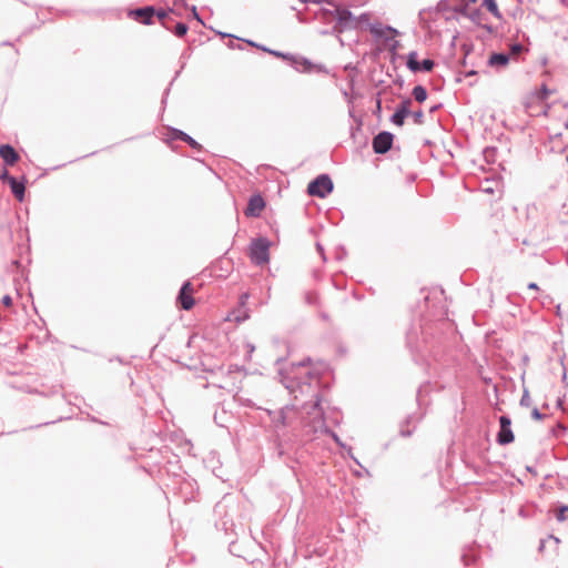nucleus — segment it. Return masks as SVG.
Returning a JSON list of instances; mask_svg holds the SVG:
<instances>
[{
    "label": "nucleus",
    "mask_w": 568,
    "mask_h": 568,
    "mask_svg": "<svg viewBox=\"0 0 568 568\" xmlns=\"http://www.w3.org/2000/svg\"><path fill=\"white\" fill-rule=\"evenodd\" d=\"M333 191V182L326 174L317 176L307 186V193L311 196L325 197Z\"/></svg>",
    "instance_id": "1"
},
{
    "label": "nucleus",
    "mask_w": 568,
    "mask_h": 568,
    "mask_svg": "<svg viewBox=\"0 0 568 568\" xmlns=\"http://www.w3.org/2000/svg\"><path fill=\"white\" fill-rule=\"evenodd\" d=\"M251 258L257 265L268 262V242L266 240L260 239L252 243Z\"/></svg>",
    "instance_id": "2"
},
{
    "label": "nucleus",
    "mask_w": 568,
    "mask_h": 568,
    "mask_svg": "<svg viewBox=\"0 0 568 568\" xmlns=\"http://www.w3.org/2000/svg\"><path fill=\"white\" fill-rule=\"evenodd\" d=\"M194 293H195V288L192 285V283L185 282L180 291L179 296H178V303L180 304V306L183 310L189 311L194 306V304H195V301L193 297Z\"/></svg>",
    "instance_id": "3"
},
{
    "label": "nucleus",
    "mask_w": 568,
    "mask_h": 568,
    "mask_svg": "<svg viewBox=\"0 0 568 568\" xmlns=\"http://www.w3.org/2000/svg\"><path fill=\"white\" fill-rule=\"evenodd\" d=\"M393 144V135L389 132H381L373 140V149L376 153H386Z\"/></svg>",
    "instance_id": "4"
},
{
    "label": "nucleus",
    "mask_w": 568,
    "mask_h": 568,
    "mask_svg": "<svg viewBox=\"0 0 568 568\" xmlns=\"http://www.w3.org/2000/svg\"><path fill=\"white\" fill-rule=\"evenodd\" d=\"M500 430L498 433V443L500 445L510 444L514 442V433L510 428L511 422L507 416H501L499 419Z\"/></svg>",
    "instance_id": "5"
},
{
    "label": "nucleus",
    "mask_w": 568,
    "mask_h": 568,
    "mask_svg": "<svg viewBox=\"0 0 568 568\" xmlns=\"http://www.w3.org/2000/svg\"><path fill=\"white\" fill-rule=\"evenodd\" d=\"M265 209V202L261 195H253L250 197L247 206L245 209V215L251 217H257Z\"/></svg>",
    "instance_id": "6"
},
{
    "label": "nucleus",
    "mask_w": 568,
    "mask_h": 568,
    "mask_svg": "<svg viewBox=\"0 0 568 568\" xmlns=\"http://www.w3.org/2000/svg\"><path fill=\"white\" fill-rule=\"evenodd\" d=\"M407 67L414 72L419 70L430 71L434 68V61L425 59L420 64L417 60V53L410 52L407 59Z\"/></svg>",
    "instance_id": "7"
},
{
    "label": "nucleus",
    "mask_w": 568,
    "mask_h": 568,
    "mask_svg": "<svg viewBox=\"0 0 568 568\" xmlns=\"http://www.w3.org/2000/svg\"><path fill=\"white\" fill-rule=\"evenodd\" d=\"M153 16L154 9L152 7L141 8L130 12V17L144 24H151Z\"/></svg>",
    "instance_id": "8"
},
{
    "label": "nucleus",
    "mask_w": 568,
    "mask_h": 568,
    "mask_svg": "<svg viewBox=\"0 0 568 568\" xmlns=\"http://www.w3.org/2000/svg\"><path fill=\"white\" fill-rule=\"evenodd\" d=\"M0 156L8 165H14L20 159L17 151L9 144L0 145Z\"/></svg>",
    "instance_id": "9"
},
{
    "label": "nucleus",
    "mask_w": 568,
    "mask_h": 568,
    "mask_svg": "<svg viewBox=\"0 0 568 568\" xmlns=\"http://www.w3.org/2000/svg\"><path fill=\"white\" fill-rule=\"evenodd\" d=\"M9 185L11 189V192L16 196L18 201H23L24 199V192H26V185L23 182H19L16 179H9Z\"/></svg>",
    "instance_id": "10"
},
{
    "label": "nucleus",
    "mask_w": 568,
    "mask_h": 568,
    "mask_svg": "<svg viewBox=\"0 0 568 568\" xmlns=\"http://www.w3.org/2000/svg\"><path fill=\"white\" fill-rule=\"evenodd\" d=\"M509 61V57L504 53H494L489 58V64L493 67H505Z\"/></svg>",
    "instance_id": "11"
},
{
    "label": "nucleus",
    "mask_w": 568,
    "mask_h": 568,
    "mask_svg": "<svg viewBox=\"0 0 568 568\" xmlns=\"http://www.w3.org/2000/svg\"><path fill=\"white\" fill-rule=\"evenodd\" d=\"M335 17L341 26H345L352 19V13L347 9L336 8Z\"/></svg>",
    "instance_id": "12"
},
{
    "label": "nucleus",
    "mask_w": 568,
    "mask_h": 568,
    "mask_svg": "<svg viewBox=\"0 0 568 568\" xmlns=\"http://www.w3.org/2000/svg\"><path fill=\"white\" fill-rule=\"evenodd\" d=\"M413 97L417 102H419V103L424 102L427 99L426 89L422 85H416L413 89Z\"/></svg>",
    "instance_id": "13"
},
{
    "label": "nucleus",
    "mask_w": 568,
    "mask_h": 568,
    "mask_svg": "<svg viewBox=\"0 0 568 568\" xmlns=\"http://www.w3.org/2000/svg\"><path fill=\"white\" fill-rule=\"evenodd\" d=\"M483 6L495 17L500 18V11L495 0H484Z\"/></svg>",
    "instance_id": "14"
},
{
    "label": "nucleus",
    "mask_w": 568,
    "mask_h": 568,
    "mask_svg": "<svg viewBox=\"0 0 568 568\" xmlns=\"http://www.w3.org/2000/svg\"><path fill=\"white\" fill-rule=\"evenodd\" d=\"M410 105L412 101L409 99H406L398 105L396 111L407 116L410 114Z\"/></svg>",
    "instance_id": "15"
},
{
    "label": "nucleus",
    "mask_w": 568,
    "mask_h": 568,
    "mask_svg": "<svg viewBox=\"0 0 568 568\" xmlns=\"http://www.w3.org/2000/svg\"><path fill=\"white\" fill-rule=\"evenodd\" d=\"M176 136L179 139H181L182 141L189 143L192 148H200L199 143L196 141H194L190 135H187L186 133L180 131Z\"/></svg>",
    "instance_id": "16"
},
{
    "label": "nucleus",
    "mask_w": 568,
    "mask_h": 568,
    "mask_svg": "<svg viewBox=\"0 0 568 568\" xmlns=\"http://www.w3.org/2000/svg\"><path fill=\"white\" fill-rule=\"evenodd\" d=\"M405 118L406 116L404 114L396 111L392 116V121L394 124L402 126L404 124Z\"/></svg>",
    "instance_id": "17"
},
{
    "label": "nucleus",
    "mask_w": 568,
    "mask_h": 568,
    "mask_svg": "<svg viewBox=\"0 0 568 568\" xmlns=\"http://www.w3.org/2000/svg\"><path fill=\"white\" fill-rule=\"evenodd\" d=\"M556 517L559 521H564V520L568 519V506H564V507L559 508Z\"/></svg>",
    "instance_id": "18"
},
{
    "label": "nucleus",
    "mask_w": 568,
    "mask_h": 568,
    "mask_svg": "<svg viewBox=\"0 0 568 568\" xmlns=\"http://www.w3.org/2000/svg\"><path fill=\"white\" fill-rule=\"evenodd\" d=\"M187 32V26L184 23H178L175 26V34L178 37H183Z\"/></svg>",
    "instance_id": "19"
},
{
    "label": "nucleus",
    "mask_w": 568,
    "mask_h": 568,
    "mask_svg": "<svg viewBox=\"0 0 568 568\" xmlns=\"http://www.w3.org/2000/svg\"><path fill=\"white\" fill-rule=\"evenodd\" d=\"M413 118L416 124H423L424 122V113L422 110L415 111L413 113Z\"/></svg>",
    "instance_id": "20"
},
{
    "label": "nucleus",
    "mask_w": 568,
    "mask_h": 568,
    "mask_svg": "<svg viewBox=\"0 0 568 568\" xmlns=\"http://www.w3.org/2000/svg\"><path fill=\"white\" fill-rule=\"evenodd\" d=\"M524 50V47L519 43L513 44L510 47V52L513 55L519 54Z\"/></svg>",
    "instance_id": "21"
},
{
    "label": "nucleus",
    "mask_w": 568,
    "mask_h": 568,
    "mask_svg": "<svg viewBox=\"0 0 568 568\" xmlns=\"http://www.w3.org/2000/svg\"><path fill=\"white\" fill-rule=\"evenodd\" d=\"M545 415H542L538 408H532L531 410V417L536 420H541Z\"/></svg>",
    "instance_id": "22"
},
{
    "label": "nucleus",
    "mask_w": 568,
    "mask_h": 568,
    "mask_svg": "<svg viewBox=\"0 0 568 568\" xmlns=\"http://www.w3.org/2000/svg\"><path fill=\"white\" fill-rule=\"evenodd\" d=\"M529 402H530V397H529L528 393H527V392H525V394L523 395V397H521V399H520V404H521L523 406H527V407H528V406L530 405V403H529Z\"/></svg>",
    "instance_id": "23"
},
{
    "label": "nucleus",
    "mask_w": 568,
    "mask_h": 568,
    "mask_svg": "<svg viewBox=\"0 0 568 568\" xmlns=\"http://www.w3.org/2000/svg\"><path fill=\"white\" fill-rule=\"evenodd\" d=\"M2 181H7L9 183V179H14L13 176L9 175L8 171L4 170L0 176Z\"/></svg>",
    "instance_id": "24"
},
{
    "label": "nucleus",
    "mask_w": 568,
    "mask_h": 568,
    "mask_svg": "<svg viewBox=\"0 0 568 568\" xmlns=\"http://www.w3.org/2000/svg\"><path fill=\"white\" fill-rule=\"evenodd\" d=\"M2 303L6 305V306H10L12 304V300L9 295H6L3 296L2 298Z\"/></svg>",
    "instance_id": "25"
},
{
    "label": "nucleus",
    "mask_w": 568,
    "mask_h": 568,
    "mask_svg": "<svg viewBox=\"0 0 568 568\" xmlns=\"http://www.w3.org/2000/svg\"><path fill=\"white\" fill-rule=\"evenodd\" d=\"M400 434H402V436H404V437H408V436H410V435L413 434V429H409V428L404 429V428H403V429L400 430Z\"/></svg>",
    "instance_id": "26"
},
{
    "label": "nucleus",
    "mask_w": 568,
    "mask_h": 568,
    "mask_svg": "<svg viewBox=\"0 0 568 568\" xmlns=\"http://www.w3.org/2000/svg\"><path fill=\"white\" fill-rule=\"evenodd\" d=\"M247 298H248V295L246 293L242 294L240 297L241 305H245Z\"/></svg>",
    "instance_id": "27"
},
{
    "label": "nucleus",
    "mask_w": 568,
    "mask_h": 568,
    "mask_svg": "<svg viewBox=\"0 0 568 568\" xmlns=\"http://www.w3.org/2000/svg\"><path fill=\"white\" fill-rule=\"evenodd\" d=\"M156 16H158L159 20H161V21H162V20H164V18L168 16V13H166L165 11H159V12L156 13Z\"/></svg>",
    "instance_id": "28"
},
{
    "label": "nucleus",
    "mask_w": 568,
    "mask_h": 568,
    "mask_svg": "<svg viewBox=\"0 0 568 568\" xmlns=\"http://www.w3.org/2000/svg\"><path fill=\"white\" fill-rule=\"evenodd\" d=\"M529 288L537 290V285L535 283L529 284Z\"/></svg>",
    "instance_id": "29"
},
{
    "label": "nucleus",
    "mask_w": 568,
    "mask_h": 568,
    "mask_svg": "<svg viewBox=\"0 0 568 568\" xmlns=\"http://www.w3.org/2000/svg\"><path fill=\"white\" fill-rule=\"evenodd\" d=\"M301 2H307L308 0H300Z\"/></svg>",
    "instance_id": "30"
},
{
    "label": "nucleus",
    "mask_w": 568,
    "mask_h": 568,
    "mask_svg": "<svg viewBox=\"0 0 568 568\" xmlns=\"http://www.w3.org/2000/svg\"><path fill=\"white\" fill-rule=\"evenodd\" d=\"M566 128L568 129V121H567Z\"/></svg>",
    "instance_id": "31"
}]
</instances>
